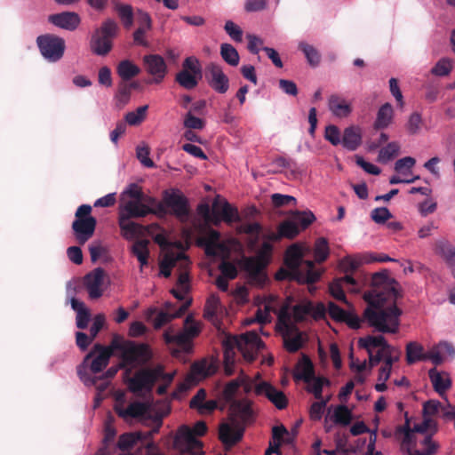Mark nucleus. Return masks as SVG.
I'll return each mask as SVG.
<instances>
[{"label":"nucleus","instance_id":"14","mask_svg":"<svg viewBox=\"0 0 455 455\" xmlns=\"http://www.w3.org/2000/svg\"><path fill=\"white\" fill-rule=\"evenodd\" d=\"M163 204L165 209L181 221H185L189 215L188 202L187 198L177 189L165 190L163 195Z\"/></svg>","mask_w":455,"mask_h":455},{"label":"nucleus","instance_id":"50","mask_svg":"<svg viewBox=\"0 0 455 455\" xmlns=\"http://www.w3.org/2000/svg\"><path fill=\"white\" fill-rule=\"evenodd\" d=\"M328 241L324 237H320L315 242V259L321 263L324 261L329 256Z\"/></svg>","mask_w":455,"mask_h":455},{"label":"nucleus","instance_id":"16","mask_svg":"<svg viewBox=\"0 0 455 455\" xmlns=\"http://www.w3.org/2000/svg\"><path fill=\"white\" fill-rule=\"evenodd\" d=\"M205 78L209 85L219 93H225L229 88L228 77L218 64L210 63L206 67Z\"/></svg>","mask_w":455,"mask_h":455},{"label":"nucleus","instance_id":"39","mask_svg":"<svg viewBox=\"0 0 455 455\" xmlns=\"http://www.w3.org/2000/svg\"><path fill=\"white\" fill-rule=\"evenodd\" d=\"M299 228L291 220L283 221L279 225L277 233H271V240H279L282 237L294 238L299 233Z\"/></svg>","mask_w":455,"mask_h":455},{"label":"nucleus","instance_id":"22","mask_svg":"<svg viewBox=\"0 0 455 455\" xmlns=\"http://www.w3.org/2000/svg\"><path fill=\"white\" fill-rule=\"evenodd\" d=\"M96 224L97 220L92 216L74 220L72 229L76 239L80 244L85 243L93 235Z\"/></svg>","mask_w":455,"mask_h":455},{"label":"nucleus","instance_id":"31","mask_svg":"<svg viewBox=\"0 0 455 455\" xmlns=\"http://www.w3.org/2000/svg\"><path fill=\"white\" fill-rule=\"evenodd\" d=\"M134 216H129L128 212L122 209V213L119 218V226L123 233V236L127 240L134 239L140 232L141 226L132 221L131 219Z\"/></svg>","mask_w":455,"mask_h":455},{"label":"nucleus","instance_id":"27","mask_svg":"<svg viewBox=\"0 0 455 455\" xmlns=\"http://www.w3.org/2000/svg\"><path fill=\"white\" fill-rule=\"evenodd\" d=\"M48 20L52 25L68 31L76 30L81 22L79 15L74 12L52 14L48 17Z\"/></svg>","mask_w":455,"mask_h":455},{"label":"nucleus","instance_id":"32","mask_svg":"<svg viewBox=\"0 0 455 455\" xmlns=\"http://www.w3.org/2000/svg\"><path fill=\"white\" fill-rule=\"evenodd\" d=\"M428 375L435 391L440 395H443L444 393L451 387V380L448 373L439 372L435 368H432L429 370Z\"/></svg>","mask_w":455,"mask_h":455},{"label":"nucleus","instance_id":"63","mask_svg":"<svg viewBox=\"0 0 455 455\" xmlns=\"http://www.w3.org/2000/svg\"><path fill=\"white\" fill-rule=\"evenodd\" d=\"M224 29L226 33L235 42H242L243 40V30L239 26L234 23L232 20H228L225 23Z\"/></svg>","mask_w":455,"mask_h":455},{"label":"nucleus","instance_id":"55","mask_svg":"<svg viewBox=\"0 0 455 455\" xmlns=\"http://www.w3.org/2000/svg\"><path fill=\"white\" fill-rule=\"evenodd\" d=\"M315 216L311 212H296L292 216V220L300 229L307 228L314 220Z\"/></svg>","mask_w":455,"mask_h":455},{"label":"nucleus","instance_id":"6","mask_svg":"<svg viewBox=\"0 0 455 455\" xmlns=\"http://www.w3.org/2000/svg\"><path fill=\"white\" fill-rule=\"evenodd\" d=\"M112 347L121 353L123 364L131 369L148 363L152 358V350L148 344L135 341L112 342Z\"/></svg>","mask_w":455,"mask_h":455},{"label":"nucleus","instance_id":"60","mask_svg":"<svg viewBox=\"0 0 455 455\" xmlns=\"http://www.w3.org/2000/svg\"><path fill=\"white\" fill-rule=\"evenodd\" d=\"M371 218L377 224H384L392 218V214L387 207H379L371 211Z\"/></svg>","mask_w":455,"mask_h":455},{"label":"nucleus","instance_id":"36","mask_svg":"<svg viewBox=\"0 0 455 455\" xmlns=\"http://www.w3.org/2000/svg\"><path fill=\"white\" fill-rule=\"evenodd\" d=\"M90 47L94 54L106 56L112 49V40L94 31L91 38Z\"/></svg>","mask_w":455,"mask_h":455},{"label":"nucleus","instance_id":"34","mask_svg":"<svg viewBox=\"0 0 455 455\" xmlns=\"http://www.w3.org/2000/svg\"><path fill=\"white\" fill-rule=\"evenodd\" d=\"M178 261H181L183 267L188 264V259L183 252L166 254L160 263V273L164 277H169L172 268L177 265Z\"/></svg>","mask_w":455,"mask_h":455},{"label":"nucleus","instance_id":"37","mask_svg":"<svg viewBox=\"0 0 455 455\" xmlns=\"http://www.w3.org/2000/svg\"><path fill=\"white\" fill-rule=\"evenodd\" d=\"M358 346L364 348L367 352L373 351L374 348H389V344L382 335H368L358 339Z\"/></svg>","mask_w":455,"mask_h":455},{"label":"nucleus","instance_id":"23","mask_svg":"<svg viewBox=\"0 0 455 455\" xmlns=\"http://www.w3.org/2000/svg\"><path fill=\"white\" fill-rule=\"evenodd\" d=\"M222 314L223 307L220 297L216 293H211L204 306V318L211 322L218 330H220Z\"/></svg>","mask_w":455,"mask_h":455},{"label":"nucleus","instance_id":"45","mask_svg":"<svg viewBox=\"0 0 455 455\" xmlns=\"http://www.w3.org/2000/svg\"><path fill=\"white\" fill-rule=\"evenodd\" d=\"M132 253L137 258L140 264V268L147 266L148 261V241L138 240L132 246Z\"/></svg>","mask_w":455,"mask_h":455},{"label":"nucleus","instance_id":"21","mask_svg":"<svg viewBox=\"0 0 455 455\" xmlns=\"http://www.w3.org/2000/svg\"><path fill=\"white\" fill-rule=\"evenodd\" d=\"M327 308L323 303L317 305L312 302L298 304L292 308V316L296 322L303 321L307 315L315 319H321L325 316Z\"/></svg>","mask_w":455,"mask_h":455},{"label":"nucleus","instance_id":"35","mask_svg":"<svg viewBox=\"0 0 455 455\" xmlns=\"http://www.w3.org/2000/svg\"><path fill=\"white\" fill-rule=\"evenodd\" d=\"M328 107L330 111L339 118L347 117L352 112V108L346 100L336 94L330 96Z\"/></svg>","mask_w":455,"mask_h":455},{"label":"nucleus","instance_id":"13","mask_svg":"<svg viewBox=\"0 0 455 455\" xmlns=\"http://www.w3.org/2000/svg\"><path fill=\"white\" fill-rule=\"evenodd\" d=\"M239 220L237 210L225 199L217 196L212 203V212L206 221L214 226H220L221 221L232 223Z\"/></svg>","mask_w":455,"mask_h":455},{"label":"nucleus","instance_id":"2","mask_svg":"<svg viewBox=\"0 0 455 455\" xmlns=\"http://www.w3.org/2000/svg\"><path fill=\"white\" fill-rule=\"evenodd\" d=\"M241 387L244 392L251 389L249 378L245 375H241L229 381L224 388V396L229 403L230 412L228 420L220 426L219 437L226 449L231 448L243 439L245 425L252 419L250 403L245 399H235Z\"/></svg>","mask_w":455,"mask_h":455},{"label":"nucleus","instance_id":"51","mask_svg":"<svg viewBox=\"0 0 455 455\" xmlns=\"http://www.w3.org/2000/svg\"><path fill=\"white\" fill-rule=\"evenodd\" d=\"M150 149L145 144L142 143L136 148V157L140 164L147 168L155 167V163L149 158Z\"/></svg>","mask_w":455,"mask_h":455},{"label":"nucleus","instance_id":"20","mask_svg":"<svg viewBox=\"0 0 455 455\" xmlns=\"http://www.w3.org/2000/svg\"><path fill=\"white\" fill-rule=\"evenodd\" d=\"M143 63L147 72L153 76V82L160 84L167 74V65L164 59L159 54H148L143 57Z\"/></svg>","mask_w":455,"mask_h":455},{"label":"nucleus","instance_id":"58","mask_svg":"<svg viewBox=\"0 0 455 455\" xmlns=\"http://www.w3.org/2000/svg\"><path fill=\"white\" fill-rule=\"evenodd\" d=\"M118 15L124 28H129L133 23V12L131 5L124 4L117 8Z\"/></svg>","mask_w":455,"mask_h":455},{"label":"nucleus","instance_id":"52","mask_svg":"<svg viewBox=\"0 0 455 455\" xmlns=\"http://www.w3.org/2000/svg\"><path fill=\"white\" fill-rule=\"evenodd\" d=\"M118 27L115 20L111 19L106 20L100 28L96 29V33L112 40L117 34Z\"/></svg>","mask_w":455,"mask_h":455},{"label":"nucleus","instance_id":"10","mask_svg":"<svg viewBox=\"0 0 455 455\" xmlns=\"http://www.w3.org/2000/svg\"><path fill=\"white\" fill-rule=\"evenodd\" d=\"M276 330L283 338L285 349L289 352L298 351L307 340L304 333L299 330L288 313H283L279 315Z\"/></svg>","mask_w":455,"mask_h":455},{"label":"nucleus","instance_id":"41","mask_svg":"<svg viewBox=\"0 0 455 455\" xmlns=\"http://www.w3.org/2000/svg\"><path fill=\"white\" fill-rule=\"evenodd\" d=\"M393 113V108L390 103H385L382 105L377 113V118L374 122V128L376 130L387 128L392 122Z\"/></svg>","mask_w":455,"mask_h":455},{"label":"nucleus","instance_id":"46","mask_svg":"<svg viewBox=\"0 0 455 455\" xmlns=\"http://www.w3.org/2000/svg\"><path fill=\"white\" fill-rule=\"evenodd\" d=\"M220 55L230 66L235 67L239 63V54L236 49L230 44L224 43L220 45Z\"/></svg>","mask_w":455,"mask_h":455},{"label":"nucleus","instance_id":"7","mask_svg":"<svg viewBox=\"0 0 455 455\" xmlns=\"http://www.w3.org/2000/svg\"><path fill=\"white\" fill-rule=\"evenodd\" d=\"M173 375L165 373L163 366L157 365L154 368H147L137 371L128 379L129 389L136 394L150 392L157 380H163L170 384Z\"/></svg>","mask_w":455,"mask_h":455},{"label":"nucleus","instance_id":"54","mask_svg":"<svg viewBox=\"0 0 455 455\" xmlns=\"http://www.w3.org/2000/svg\"><path fill=\"white\" fill-rule=\"evenodd\" d=\"M415 164L416 160L411 156L400 158L395 164V171L403 175L409 174Z\"/></svg>","mask_w":455,"mask_h":455},{"label":"nucleus","instance_id":"33","mask_svg":"<svg viewBox=\"0 0 455 455\" xmlns=\"http://www.w3.org/2000/svg\"><path fill=\"white\" fill-rule=\"evenodd\" d=\"M436 251L445 259L455 278V247L447 240L440 239L435 242Z\"/></svg>","mask_w":455,"mask_h":455},{"label":"nucleus","instance_id":"15","mask_svg":"<svg viewBox=\"0 0 455 455\" xmlns=\"http://www.w3.org/2000/svg\"><path fill=\"white\" fill-rule=\"evenodd\" d=\"M298 378L303 379L307 384V390L313 393L316 399H322L323 387L324 385H329L328 379L323 377H316L314 372L313 364L309 360H307L302 371L298 375Z\"/></svg>","mask_w":455,"mask_h":455},{"label":"nucleus","instance_id":"40","mask_svg":"<svg viewBox=\"0 0 455 455\" xmlns=\"http://www.w3.org/2000/svg\"><path fill=\"white\" fill-rule=\"evenodd\" d=\"M419 444L424 447L422 451L406 449L407 455H433L439 449V443L433 441L431 435H426L422 440L419 441Z\"/></svg>","mask_w":455,"mask_h":455},{"label":"nucleus","instance_id":"59","mask_svg":"<svg viewBox=\"0 0 455 455\" xmlns=\"http://www.w3.org/2000/svg\"><path fill=\"white\" fill-rule=\"evenodd\" d=\"M452 65L449 59H441L432 68V74L438 76H445L451 71Z\"/></svg>","mask_w":455,"mask_h":455},{"label":"nucleus","instance_id":"57","mask_svg":"<svg viewBox=\"0 0 455 455\" xmlns=\"http://www.w3.org/2000/svg\"><path fill=\"white\" fill-rule=\"evenodd\" d=\"M324 138L326 140H328L333 146H338L340 143H342L340 131L334 124H330V125L326 126L325 132H324Z\"/></svg>","mask_w":455,"mask_h":455},{"label":"nucleus","instance_id":"44","mask_svg":"<svg viewBox=\"0 0 455 455\" xmlns=\"http://www.w3.org/2000/svg\"><path fill=\"white\" fill-rule=\"evenodd\" d=\"M426 351L422 345L411 341L406 346V361L408 364H413L418 361H425Z\"/></svg>","mask_w":455,"mask_h":455},{"label":"nucleus","instance_id":"11","mask_svg":"<svg viewBox=\"0 0 455 455\" xmlns=\"http://www.w3.org/2000/svg\"><path fill=\"white\" fill-rule=\"evenodd\" d=\"M36 43L41 55L48 62L56 63L62 59L66 49L62 37L47 33L38 36Z\"/></svg>","mask_w":455,"mask_h":455},{"label":"nucleus","instance_id":"29","mask_svg":"<svg viewBox=\"0 0 455 455\" xmlns=\"http://www.w3.org/2000/svg\"><path fill=\"white\" fill-rule=\"evenodd\" d=\"M68 295L72 296L70 298V305L74 311L76 313V326L79 329H85L89 323L91 319V314L85 304L77 299L73 296L75 291H71L69 288H68Z\"/></svg>","mask_w":455,"mask_h":455},{"label":"nucleus","instance_id":"62","mask_svg":"<svg viewBox=\"0 0 455 455\" xmlns=\"http://www.w3.org/2000/svg\"><path fill=\"white\" fill-rule=\"evenodd\" d=\"M442 404L439 401L436 400H429L423 404V415L424 418H430L439 411L442 412Z\"/></svg>","mask_w":455,"mask_h":455},{"label":"nucleus","instance_id":"26","mask_svg":"<svg viewBox=\"0 0 455 455\" xmlns=\"http://www.w3.org/2000/svg\"><path fill=\"white\" fill-rule=\"evenodd\" d=\"M255 392L259 395L266 396L279 410L284 409L287 405L285 395L268 382L259 383L255 387Z\"/></svg>","mask_w":455,"mask_h":455},{"label":"nucleus","instance_id":"1","mask_svg":"<svg viewBox=\"0 0 455 455\" xmlns=\"http://www.w3.org/2000/svg\"><path fill=\"white\" fill-rule=\"evenodd\" d=\"M398 297L395 281L385 273H375L371 277V287L364 294L368 303L364 317L369 324L382 333L397 332L402 314L395 304Z\"/></svg>","mask_w":455,"mask_h":455},{"label":"nucleus","instance_id":"9","mask_svg":"<svg viewBox=\"0 0 455 455\" xmlns=\"http://www.w3.org/2000/svg\"><path fill=\"white\" fill-rule=\"evenodd\" d=\"M201 331L199 323L196 322L191 315L184 322V329L175 332L169 328L164 333V339L167 345H173L179 348L177 352L189 353L192 349V339Z\"/></svg>","mask_w":455,"mask_h":455},{"label":"nucleus","instance_id":"12","mask_svg":"<svg viewBox=\"0 0 455 455\" xmlns=\"http://www.w3.org/2000/svg\"><path fill=\"white\" fill-rule=\"evenodd\" d=\"M124 211L128 212L129 216L146 217L148 214L164 215L167 213L163 202L156 198L143 194L141 201H128L124 205Z\"/></svg>","mask_w":455,"mask_h":455},{"label":"nucleus","instance_id":"43","mask_svg":"<svg viewBox=\"0 0 455 455\" xmlns=\"http://www.w3.org/2000/svg\"><path fill=\"white\" fill-rule=\"evenodd\" d=\"M298 49L303 52L307 63L311 67L315 68L320 64L321 54L314 45L302 41L299 43Z\"/></svg>","mask_w":455,"mask_h":455},{"label":"nucleus","instance_id":"3","mask_svg":"<svg viewBox=\"0 0 455 455\" xmlns=\"http://www.w3.org/2000/svg\"><path fill=\"white\" fill-rule=\"evenodd\" d=\"M285 264L289 269L287 273L291 279L299 283H313L320 277V272L311 260H304V250L299 244H292L286 251ZM285 272H279L277 278L285 277Z\"/></svg>","mask_w":455,"mask_h":455},{"label":"nucleus","instance_id":"25","mask_svg":"<svg viewBox=\"0 0 455 455\" xmlns=\"http://www.w3.org/2000/svg\"><path fill=\"white\" fill-rule=\"evenodd\" d=\"M104 275V270L97 267L84 276V286L90 299H97L102 296Z\"/></svg>","mask_w":455,"mask_h":455},{"label":"nucleus","instance_id":"8","mask_svg":"<svg viewBox=\"0 0 455 455\" xmlns=\"http://www.w3.org/2000/svg\"><path fill=\"white\" fill-rule=\"evenodd\" d=\"M206 431L207 427L204 421H197L193 428L187 425H182L176 433L175 446L191 455H203V443L196 438V435H204Z\"/></svg>","mask_w":455,"mask_h":455},{"label":"nucleus","instance_id":"64","mask_svg":"<svg viewBox=\"0 0 455 455\" xmlns=\"http://www.w3.org/2000/svg\"><path fill=\"white\" fill-rule=\"evenodd\" d=\"M422 123L421 115L418 112L412 113L406 124L407 131L411 134H416L419 132Z\"/></svg>","mask_w":455,"mask_h":455},{"label":"nucleus","instance_id":"4","mask_svg":"<svg viewBox=\"0 0 455 455\" xmlns=\"http://www.w3.org/2000/svg\"><path fill=\"white\" fill-rule=\"evenodd\" d=\"M264 344L256 331H248L240 336H231L226 340L225 351V371L228 375H231L233 371L230 364L229 354L236 348L247 362H252L258 355L259 351L263 347Z\"/></svg>","mask_w":455,"mask_h":455},{"label":"nucleus","instance_id":"19","mask_svg":"<svg viewBox=\"0 0 455 455\" xmlns=\"http://www.w3.org/2000/svg\"><path fill=\"white\" fill-rule=\"evenodd\" d=\"M114 409L119 417L123 418L125 421H131L135 419L143 418L148 412V406L146 403L138 401L124 405L118 399Z\"/></svg>","mask_w":455,"mask_h":455},{"label":"nucleus","instance_id":"5","mask_svg":"<svg viewBox=\"0 0 455 455\" xmlns=\"http://www.w3.org/2000/svg\"><path fill=\"white\" fill-rule=\"evenodd\" d=\"M358 265V261L350 256L342 259L339 262V267L345 273V275L335 279L329 285L331 295L347 305H348V301L346 299L344 290L347 289L351 292H358L360 290L359 284L352 275L353 272L357 269Z\"/></svg>","mask_w":455,"mask_h":455},{"label":"nucleus","instance_id":"48","mask_svg":"<svg viewBox=\"0 0 455 455\" xmlns=\"http://www.w3.org/2000/svg\"><path fill=\"white\" fill-rule=\"evenodd\" d=\"M399 145L396 142H390L386 147L379 150L378 159L383 164L388 163L392 160L399 151Z\"/></svg>","mask_w":455,"mask_h":455},{"label":"nucleus","instance_id":"49","mask_svg":"<svg viewBox=\"0 0 455 455\" xmlns=\"http://www.w3.org/2000/svg\"><path fill=\"white\" fill-rule=\"evenodd\" d=\"M148 109V105L139 107L135 111L128 112L125 115V122L130 125L140 124L146 117L147 111Z\"/></svg>","mask_w":455,"mask_h":455},{"label":"nucleus","instance_id":"61","mask_svg":"<svg viewBox=\"0 0 455 455\" xmlns=\"http://www.w3.org/2000/svg\"><path fill=\"white\" fill-rule=\"evenodd\" d=\"M183 124L189 130H202L204 127V121L188 111L184 117Z\"/></svg>","mask_w":455,"mask_h":455},{"label":"nucleus","instance_id":"18","mask_svg":"<svg viewBox=\"0 0 455 455\" xmlns=\"http://www.w3.org/2000/svg\"><path fill=\"white\" fill-rule=\"evenodd\" d=\"M146 438L142 432L124 433L119 436L117 448L123 451H128L140 444V448L145 447L148 451H154L156 444L153 442L146 443Z\"/></svg>","mask_w":455,"mask_h":455},{"label":"nucleus","instance_id":"47","mask_svg":"<svg viewBox=\"0 0 455 455\" xmlns=\"http://www.w3.org/2000/svg\"><path fill=\"white\" fill-rule=\"evenodd\" d=\"M197 76L198 75H194L188 70H181L176 75V81L183 88L191 90L198 84Z\"/></svg>","mask_w":455,"mask_h":455},{"label":"nucleus","instance_id":"30","mask_svg":"<svg viewBox=\"0 0 455 455\" xmlns=\"http://www.w3.org/2000/svg\"><path fill=\"white\" fill-rule=\"evenodd\" d=\"M342 146L349 151L356 150L362 144V130L358 126L347 127L342 135Z\"/></svg>","mask_w":455,"mask_h":455},{"label":"nucleus","instance_id":"53","mask_svg":"<svg viewBox=\"0 0 455 455\" xmlns=\"http://www.w3.org/2000/svg\"><path fill=\"white\" fill-rule=\"evenodd\" d=\"M332 419L335 423L347 425L351 420V411L345 405H339L335 408Z\"/></svg>","mask_w":455,"mask_h":455},{"label":"nucleus","instance_id":"24","mask_svg":"<svg viewBox=\"0 0 455 455\" xmlns=\"http://www.w3.org/2000/svg\"><path fill=\"white\" fill-rule=\"evenodd\" d=\"M92 355L93 353H89L84 357L82 364L77 368V374L85 386H95L97 393L102 394L109 385L108 379L103 376H91L86 372L89 359Z\"/></svg>","mask_w":455,"mask_h":455},{"label":"nucleus","instance_id":"38","mask_svg":"<svg viewBox=\"0 0 455 455\" xmlns=\"http://www.w3.org/2000/svg\"><path fill=\"white\" fill-rule=\"evenodd\" d=\"M116 72L122 82L127 83L140 73V68L130 60H123L118 63Z\"/></svg>","mask_w":455,"mask_h":455},{"label":"nucleus","instance_id":"28","mask_svg":"<svg viewBox=\"0 0 455 455\" xmlns=\"http://www.w3.org/2000/svg\"><path fill=\"white\" fill-rule=\"evenodd\" d=\"M205 253L212 257H224L228 253V248L220 241L219 231L208 229L205 236Z\"/></svg>","mask_w":455,"mask_h":455},{"label":"nucleus","instance_id":"17","mask_svg":"<svg viewBox=\"0 0 455 455\" xmlns=\"http://www.w3.org/2000/svg\"><path fill=\"white\" fill-rule=\"evenodd\" d=\"M90 353H93V355L89 359L86 372L92 376V374H97L102 371V370L108 365L112 355V350L97 344Z\"/></svg>","mask_w":455,"mask_h":455},{"label":"nucleus","instance_id":"42","mask_svg":"<svg viewBox=\"0 0 455 455\" xmlns=\"http://www.w3.org/2000/svg\"><path fill=\"white\" fill-rule=\"evenodd\" d=\"M189 305H190V301L183 304L174 313H172L169 311L159 312L155 319V322H154L155 328L159 329L165 323L172 321V319L181 316L186 312V310L188 309Z\"/></svg>","mask_w":455,"mask_h":455},{"label":"nucleus","instance_id":"56","mask_svg":"<svg viewBox=\"0 0 455 455\" xmlns=\"http://www.w3.org/2000/svg\"><path fill=\"white\" fill-rule=\"evenodd\" d=\"M131 85H127L126 82H121L118 84L117 92L116 98L117 100V104L119 107H123L126 105L131 98Z\"/></svg>","mask_w":455,"mask_h":455}]
</instances>
